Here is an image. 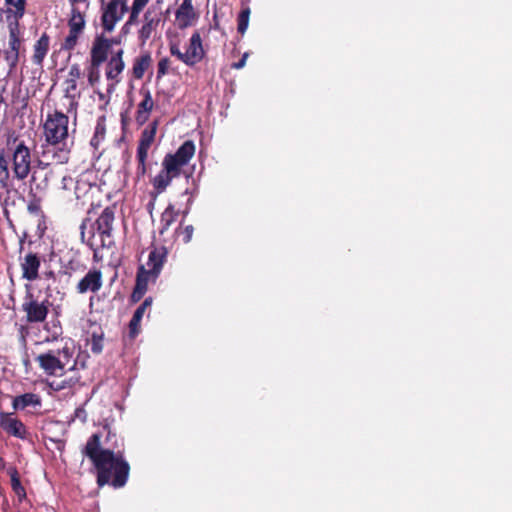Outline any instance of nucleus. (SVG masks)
<instances>
[{"instance_id":"44","label":"nucleus","mask_w":512,"mask_h":512,"mask_svg":"<svg viewBox=\"0 0 512 512\" xmlns=\"http://www.w3.org/2000/svg\"><path fill=\"white\" fill-rule=\"evenodd\" d=\"M152 302H153V299L152 297H147L138 307V309H140L141 311H143L144 313L146 312V310L148 308L151 307L152 305Z\"/></svg>"},{"instance_id":"39","label":"nucleus","mask_w":512,"mask_h":512,"mask_svg":"<svg viewBox=\"0 0 512 512\" xmlns=\"http://www.w3.org/2000/svg\"><path fill=\"white\" fill-rule=\"evenodd\" d=\"M170 67V60L168 58H162L157 65V79H161L168 73Z\"/></svg>"},{"instance_id":"12","label":"nucleus","mask_w":512,"mask_h":512,"mask_svg":"<svg viewBox=\"0 0 512 512\" xmlns=\"http://www.w3.org/2000/svg\"><path fill=\"white\" fill-rule=\"evenodd\" d=\"M128 0H109L103 7L102 24L105 30L111 31L128 11Z\"/></svg>"},{"instance_id":"51","label":"nucleus","mask_w":512,"mask_h":512,"mask_svg":"<svg viewBox=\"0 0 512 512\" xmlns=\"http://www.w3.org/2000/svg\"><path fill=\"white\" fill-rule=\"evenodd\" d=\"M98 95H99V98H100L101 100H103V99L105 98V95H104L103 93H101V92H99V93H98Z\"/></svg>"},{"instance_id":"20","label":"nucleus","mask_w":512,"mask_h":512,"mask_svg":"<svg viewBox=\"0 0 512 512\" xmlns=\"http://www.w3.org/2000/svg\"><path fill=\"white\" fill-rule=\"evenodd\" d=\"M40 265L41 260L37 253H27L21 262L22 277L28 281L36 280L39 277Z\"/></svg>"},{"instance_id":"23","label":"nucleus","mask_w":512,"mask_h":512,"mask_svg":"<svg viewBox=\"0 0 512 512\" xmlns=\"http://www.w3.org/2000/svg\"><path fill=\"white\" fill-rule=\"evenodd\" d=\"M19 34H10L9 36V48L4 51V56L10 67H14L19 58V49L21 46V40L18 37Z\"/></svg>"},{"instance_id":"9","label":"nucleus","mask_w":512,"mask_h":512,"mask_svg":"<svg viewBox=\"0 0 512 512\" xmlns=\"http://www.w3.org/2000/svg\"><path fill=\"white\" fill-rule=\"evenodd\" d=\"M184 51L180 49L178 43L170 41V53L176 56L180 61L188 66H194L199 63L205 56L200 34H192L189 43L185 44Z\"/></svg>"},{"instance_id":"1","label":"nucleus","mask_w":512,"mask_h":512,"mask_svg":"<svg viewBox=\"0 0 512 512\" xmlns=\"http://www.w3.org/2000/svg\"><path fill=\"white\" fill-rule=\"evenodd\" d=\"M103 429L107 432L106 446L101 444L102 434L94 433L88 438L82 453L95 468L98 487L111 485L122 488L130 474V464L125 458L124 439L113 432L109 424H104Z\"/></svg>"},{"instance_id":"26","label":"nucleus","mask_w":512,"mask_h":512,"mask_svg":"<svg viewBox=\"0 0 512 512\" xmlns=\"http://www.w3.org/2000/svg\"><path fill=\"white\" fill-rule=\"evenodd\" d=\"M7 474L10 477V484L12 491L17 496L18 502L21 503L27 497L26 490L21 483L20 474L15 467H10L7 470Z\"/></svg>"},{"instance_id":"21","label":"nucleus","mask_w":512,"mask_h":512,"mask_svg":"<svg viewBox=\"0 0 512 512\" xmlns=\"http://www.w3.org/2000/svg\"><path fill=\"white\" fill-rule=\"evenodd\" d=\"M56 176V170L32 173L30 178V188L32 190H36L40 193L46 194L48 189L50 188L52 181L56 178Z\"/></svg>"},{"instance_id":"47","label":"nucleus","mask_w":512,"mask_h":512,"mask_svg":"<svg viewBox=\"0 0 512 512\" xmlns=\"http://www.w3.org/2000/svg\"><path fill=\"white\" fill-rule=\"evenodd\" d=\"M69 2L71 3V5L73 7H75L76 4H80V3H86L87 0H69Z\"/></svg>"},{"instance_id":"40","label":"nucleus","mask_w":512,"mask_h":512,"mask_svg":"<svg viewBox=\"0 0 512 512\" xmlns=\"http://www.w3.org/2000/svg\"><path fill=\"white\" fill-rule=\"evenodd\" d=\"M55 354L57 357H61L67 363V365H69L73 357V350L65 346L62 349H58Z\"/></svg>"},{"instance_id":"25","label":"nucleus","mask_w":512,"mask_h":512,"mask_svg":"<svg viewBox=\"0 0 512 512\" xmlns=\"http://www.w3.org/2000/svg\"><path fill=\"white\" fill-rule=\"evenodd\" d=\"M82 72L78 64L71 65L67 79L65 81V93L67 96L75 97L77 92V82L81 78Z\"/></svg>"},{"instance_id":"13","label":"nucleus","mask_w":512,"mask_h":512,"mask_svg":"<svg viewBox=\"0 0 512 512\" xmlns=\"http://www.w3.org/2000/svg\"><path fill=\"white\" fill-rule=\"evenodd\" d=\"M0 428L11 437L28 440L30 433L26 425L11 412H0Z\"/></svg>"},{"instance_id":"34","label":"nucleus","mask_w":512,"mask_h":512,"mask_svg":"<svg viewBox=\"0 0 512 512\" xmlns=\"http://www.w3.org/2000/svg\"><path fill=\"white\" fill-rule=\"evenodd\" d=\"M78 382V378L70 377L61 381H52L50 387L55 391H61L64 389H72Z\"/></svg>"},{"instance_id":"8","label":"nucleus","mask_w":512,"mask_h":512,"mask_svg":"<svg viewBox=\"0 0 512 512\" xmlns=\"http://www.w3.org/2000/svg\"><path fill=\"white\" fill-rule=\"evenodd\" d=\"M70 147L56 149L51 145H42L41 155L37 158L31 173L55 171L54 165L65 164L70 159Z\"/></svg>"},{"instance_id":"37","label":"nucleus","mask_w":512,"mask_h":512,"mask_svg":"<svg viewBox=\"0 0 512 512\" xmlns=\"http://www.w3.org/2000/svg\"><path fill=\"white\" fill-rule=\"evenodd\" d=\"M249 10H243L238 16L237 30L238 32H245L249 24Z\"/></svg>"},{"instance_id":"24","label":"nucleus","mask_w":512,"mask_h":512,"mask_svg":"<svg viewBox=\"0 0 512 512\" xmlns=\"http://www.w3.org/2000/svg\"><path fill=\"white\" fill-rule=\"evenodd\" d=\"M41 398L35 393H24L22 395L14 397L12 401V407L14 410H23L28 406H40Z\"/></svg>"},{"instance_id":"15","label":"nucleus","mask_w":512,"mask_h":512,"mask_svg":"<svg viewBox=\"0 0 512 512\" xmlns=\"http://www.w3.org/2000/svg\"><path fill=\"white\" fill-rule=\"evenodd\" d=\"M123 49L121 47L117 48V51L111 56L108 61L105 69V75L107 80L111 81L108 85L107 92L111 93L115 86L120 82V74L123 72L125 64L122 59Z\"/></svg>"},{"instance_id":"4","label":"nucleus","mask_w":512,"mask_h":512,"mask_svg":"<svg viewBox=\"0 0 512 512\" xmlns=\"http://www.w3.org/2000/svg\"><path fill=\"white\" fill-rule=\"evenodd\" d=\"M167 257L168 250L165 246L150 247L146 264H140L137 269L135 286L130 297L132 303L139 302L147 292L149 283L157 281Z\"/></svg>"},{"instance_id":"36","label":"nucleus","mask_w":512,"mask_h":512,"mask_svg":"<svg viewBox=\"0 0 512 512\" xmlns=\"http://www.w3.org/2000/svg\"><path fill=\"white\" fill-rule=\"evenodd\" d=\"M100 66L101 64L95 65L94 62H91L90 64L88 71V82L91 86H94L100 81Z\"/></svg>"},{"instance_id":"10","label":"nucleus","mask_w":512,"mask_h":512,"mask_svg":"<svg viewBox=\"0 0 512 512\" xmlns=\"http://www.w3.org/2000/svg\"><path fill=\"white\" fill-rule=\"evenodd\" d=\"M121 37H113V38H105L104 34L98 35L92 45L91 48V62H94L95 65L103 64L108 55L115 53L117 48L120 47Z\"/></svg>"},{"instance_id":"18","label":"nucleus","mask_w":512,"mask_h":512,"mask_svg":"<svg viewBox=\"0 0 512 512\" xmlns=\"http://www.w3.org/2000/svg\"><path fill=\"white\" fill-rule=\"evenodd\" d=\"M139 93L142 95L143 99L137 106L135 121L137 125L142 126L149 120L150 114L154 108V100L150 90L145 87H142Z\"/></svg>"},{"instance_id":"11","label":"nucleus","mask_w":512,"mask_h":512,"mask_svg":"<svg viewBox=\"0 0 512 512\" xmlns=\"http://www.w3.org/2000/svg\"><path fill=\"white\" fill-rule=\"evenodd\" d=\"M49 305L50 303L48 300L39 302L34 298V295L31 292H28L22 304V310L26 313L27 322H44L49 312Z\"/></svg>"},{"instance_id":"43","label":"nucleus","mask_w":512,"mask_h":512,"mask_svg":"<svg viewBox=\"0 0 512 512\" xmlns=\"http://www.w3.org/2000/svg\"><path fill=\"white\" fill-rule=\"evenodd\" d=\"M90 222V219L89 218H84L81 222V225H80V236H81V240L82 242H85V230L87 228V224Z\"/></svg>"},{"instance_id":"17","label":"nucleus","mask_w":512,"mask_h":512,"mask_svg":"<svg viewBox=\"0 0 512 512\" xmlns=\"http://www.w3.org/2000/svg\"><path fill=\"white\" fill-rule=\"evenodd\" d=\"M9 32L19 30V19L25 12L26 0H4Z\"/></svg>"},{"instance_id":"50","label":"nucleus","mask_w":512,"mask_h":512,"mask_svg":"<svg viewBox=\"0 0 512 512\" xmlns=\"http://www.w3.org/2000/svg\"><path fill=\"white\" fill-rule=\"evenodd\" d=\"M143 37V41H146L148 38H149V33H146V34H141Z\"/></svg>"},{"instance_id":"5","label":"nucleus","mask_w":512,"mask_h":512,"mask_svg":"<svg viewBox=\"0 0 512 512\" xmlns=\"http://www.w3.org/2000/svg\"><path fill=\"white\" fill-rule=\"evenodd\" d=\"M69 117L63 112L55 110L48 113L43 124L44 145H51L56 149L69 147L67 140Z\"/></svg>"},{"instance_id":"48","label":"nucleus","mask_w":512,"mask_h":512,"mask_svg":"<svg viewBox=\"0 0 512 512\" xmlns=\"http://www.w3.org/2000/svg\"><path fill=\"white\" fill-rule=\"evenodd\" d=\"M45 275L47 278H54V276H55L53 271L46 272Z\"/></svg>"},{"instance_id":"19","label":"nucleus","mask_w":512,"mask_h":512,"mask_svg":"<svg viewBox=\"0 0 512 512\" xmlns=\"http://www.w3.org/2000/svg\"><path fill=\"white\" fill-rule=\"evenodd\" d=\"M197 13L192 0H184L176 11V24L180 29H185L194 24Z\"/></svg>"},{"instance_id":"32","label":"nucleus","mask_w":512,"mask_h":512,"mask_svg":"<svg viewBox=\"0 0 512 512\" xmlns=\"http://www.w3.org/2000/svg\"><path fill=\"white\" fill-rule=\"evenodd\" d=\"M84 25V16L76 7H73L69 20L70 32H80L84 28Z\"/></svg>"},{"instance_id":"52","label":"nucleus","mask_w":512,"mask_h":512,"mask_svg":"<svg viewBox=\"0 0 512 512\" xmlns=\"http://www.w3.org/2000/svg\"><path fill=\"white\" fill-rule=\"evenodd\" d=\"M189 193H190L189 189H186V190L184 191V194H189Z\"/></svg>"},{"instance_id":"33","label":"nucleus","mask_w":512,"mask_h":512,"mask_svg":"<svg viewBox=\"0 0 512 512\" xmlns=\"http://www.w3.org/2000/svg\"><path fill=\"white\" fill-rule=\"evenodd\" d=\"M145 313L140 309H136L129 322V336L134 339L140 332V324Z\"/></svg>"},{"instance_id":"14","label":"nucleus","mask_w":512,"mask_h":512,"mask_svg":"<svg viewBox=\"0 0 512 512\" xmlns=\"http://www.w3.org/2000/svg\"><path fill=\"white\" fill-rule=\"evenodd\" d=\"M36 361L40 368L50 376H62L67 366V363L61 357H57L54 351L38 355Z\"/></svg>"},{"instance_id":"28","label":"nucleus","mask_w":512,"mask_h":512,"mask_svg":"<svg viewBox=\"0 0 512 512\" xmlns=\"http://www.w3.org/2000/svg\"><path fill=\"white\" fill-rule=\"evenodd\" d=\"M45 194L40 193L36 190L29 189L28 192V204L27 211L32 214L38 216L42 213V201Z\"/></svg>"},{"instance_id":"16","label":"nucleus","mask_w":512,"mask_h":512,"mask_svg":"<svg viewBox=\"0 0 512 512\" xmlns=\"http://www.w3.org/2000/svg\"><path fill=\"white\" fill-rule=\"evenodd\" d=\"M103 285V274L100 269H90L83 278L76 285V291L79 294L87 292L96 293Z\"/></svg>"},{"instance_id":"22","label":"nucleus","mask_w":512,"mask_h":512,"mask_svg":"<svg viewBox=\"0 0 512 512\" xmlns=\"http://www.w3.org/2000/svg\"><path fill=\"white\" fill-rule=\"evenodd\" d=\"M180 211L175 208V205L168 204L161 214L159 234L163 235L169 228L177 221Z\"/></svg>"},{"instance_id":"29","label":"nucleus","mask_w":512,"mask_h":512,"mask_svg":"<svg viewBox=\"0 0 512 512\" xmlns=\"http://www.w3.org/2000/svg\"><path fill=\"white\" fill-rule=\"evenodd\" d=\"M150 64L151 56L148 53L135 58L132 68L134 78L142 79Z\"/></svg>"},{"instance_id":"38","label":"nucleus","mask_w":512,"mask_h":512,"mask_svg":"<svg viewBox=\"0 0 512 512\" xmlns=\"http://www.w3.org/2000/svg\"><path fill=\"white\" fill-rule=\"evenodd\" d=\"M158 23L159 20L150 18V12H147L145 13V24L143 25L140 32H151L152 30H156Z\"/></svg>"},{"instance_id":"49","label":"nucleus","mask_w":512,"mask_h":512,"mask_svg":"<svg viewBox=\"0 0 512 512\" xmlns=\"http://www.w3.org/2000/svg\"><path fill=\"white\" fill-rule=\"evenodd\" d=\"M24 242H25V236L20 239V248H19L20 251H22V249H23Z\"/></svg>"},{"instance_id":"35","label":"nucleus","mask_w":512,"mask_h":512,"mask_svg":"<svg viewBox=\"0 0 512 512\" xmlns=\"http://www.w3.org/2000/svg\"><path fill=\"white\" fill-rule=\"evenodd\" d=\"M175 233L182 238L184 243H189L192 239L194 233V227L192 225H187L182 227V224L176 229Z\"/></svg>"},{"instance_id":"2","label":"nucleus","mask_w":512,"mask_h":512,"mask_svg":"<svg viewBox=\"0 0 512 512\" xmlns=\"http://www.w3.org/2000/svg\"><path fill=\"white\" fill-rule=\"evenodd\" d=\"M32 170V155L24 140L17 136L7 139L0 150V188L9 192L11 179L24 181Z\"/></svg>"},{"instance_id":"41","label":"nucleus","mask_w":512,"mask_h":512,"mask_svg":"<svg viewBox=\"0 0 512 512\" xmlns=\"http://www.w3.org/2000/svg\"><path fill=\"white\" fill-rule=\"evenodd\" d=\"M78 41V34H69L64 43L62 44V49L72 50L76 46Z\"/></svg>"},{"instance_id":"7","label":"nucleus","mask_w":512,"mask_h":512,"mask_svg":"<svg viewBox=\"0 0 512 512\" xmlns=\"http://www.w3.org/2000/svg\"><path fill=\"white\" fill-rule=\"evenodd\" d=\"M160 124L159 119H154L152 122H150L141 132L138 146H137V152H136V159H137V168H136V177L138 179H141L145 176L147 173V159H148V152L155 142L158 126Z\"/></svg>"},{"instance_id":"45","label":"nucleus","mask_w":512,"mask_h":512,"mask_svg":"<svg viewBox=\"0 0 512 512\" xmlns=\"http://www.w3.org/2000/svg\"><path fill=\"white\" fill-rule=\"evenodd\" d=\"M192 203H193V197H192V196H190V197L188 198L186 208L182 211V214H183V217H184V218H185V217L188 215V213L190 212V209H191V205H192Z\"/></svg>"},{"instance_id":"31","label":"nucleus","mask_w":512,"mask_h":512,"mask_svg":"<svg viewBox=\"0 0 512 512\" xmlns=\"http://www.w3.org/2000/svg\"><path fill=\"white\" fill-rule=\"evenodd\" d=\"M88 345L90 346V350L93 354L98 355L102 353L104 347V333L102 331H94L88 340Z\"/></svg>"},{"instance_id":"46","label":"nucleus","mask_w":512,"mask_h":512,"mask_svg":"<svg viewBox=\"0 0 512 512\" xmlns=\"http://www.w3.org/2000/svg\"><path fill=\"white\" fill-rule=\"evenodd\" d=\"M67 181H72V178L70 176H63L62 177V183H63V188L66 189L67 188Z\"/></svg>"},{"instance_id":"27","label":"nucleus","mask_w":512,"mask_h":512,"mask_svg":"<svg viewBox=\"0 0 512 512\" xmlns=\"http://www.w3.org/2000/svg\"><path fill=\"white\" fill-rule=\"evenodd\" d=\"M50 47V39L47 34H42V36L37 40L34 45V53L32 56V60L34 64L40 65L42 64L44 58L46 57Z\"/></svg>"},{"instance_id":"30","label":"nucleus","mask_w":512,"mask_h":512,"mask_svg":"<svg viewBox=\"0 0 512 512\" xmlns=\"http://www.w3.org/2000/svg\"><path fill=\"white\" fill-rule=\"evenodd\" d=\"M149 0H134L131 11L129 14V18L124 25V32H127L129 26L138 22V18L140 13L143 11L144 7L148 4Z\"/></svg>"},{"instance_id":"6","label":"nucleus","mask_w":512,"mask_h":512,"mask_svg":"<svg viewBox=\"0 0 512 512\" xmlns=\"http://www.w3.org/2000/svg\"><path fill=\"white\" fill-rule=\"evenodd\" d=\"M115 206L106 207L95 222L92 225V230L90 232V237L88 238L86 244L94 249L93 239L95 237V231L100 236L101 247L110 248L114 245V241L112 239V231H113V223L115 220Z\"/></svg>"},{"instance_id":"3","label":"nucleus","mask_w":512,"mask_h":512,"mask_svg":"<svg viewBox=\"0 0 512 512\" xmlns=\"http://www.w3.org/2000/svg\"><path fill=\"white\" fill-rule=\"evenodd\" d=\"M194 154L195 144L191 140H186L175 153L164 156L162 169L151 180L154 198L165 192L172 180L180 176L183 167L190 162Z\"/></svg>"},{"instance_id":"42","label":"nucleus","mask_w":512,"mask_h":512,"mask_svg":"<svg viewBox=\"0 0 512 512\" xmlns=\"http://www.w3.org/2000/svg\"><path fill=\"white\" fill-rule=\"evenodd\" d=\"M247 57H248V53L246 52L243 54L242 58L239 61L232 63L231 67L233 69L243 68L246 64Z\"/></svg>"}]
</instances>
